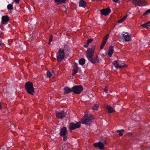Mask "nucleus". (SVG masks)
<instances>
[{"label": "nucleus", "mask_w": 150, "mask_h": 150, "mask_svg": "<svg viewBox=\"0 0 150 150\" xmlns=\"http://www.w3.org/2000/svg\"><path fill=\"white\" fill-rule=\"evenodd\" d=\"M96 46L93 45L91 48L88 49L86 51V57L91 62L94 63L95 61L93 59V56L94 52Z\"/></svg>", "instance_id": "f257e3e1"}, {"label": "nucleus", "mask_w": 150, "mask_h": 150, "mask_svg": "<svg viewBox=\"0 0 150 150\" xmlns=\"http://www.w3.org/2000/svg\"><path fill=\"white\" fill-rule=\"evenodd\" d=\"M94 119L93 116L91 114H86L81 119V122L82 124L89 125L93 122Z\"/></svg>", "instance_id": "f03ea898"}, {"label": "nucleus", "mask_w": 150, "mask_h": 150, "mask_svg": "<svg viewBox=\"0 0 150 150\" xmlns=\"http://www.w3.org/2000/svg\"><path fill=\"white\" fill-rule=\"evenodd\" d=\"M25 89L28 93L33 95L35 93L34 88L32 83L30 81L26 82L25 83Z\"/></svg>", "instance_id": "7ed1b4c3"}, {"label": "nucleus", "mask_w": 150, "mask_h": 150, "mask_svg": "<svg viewBox=\"0 0 150 150\" xmlns=\"http://www.w3.org/2000/svg\"><path fill=\"white\" fill-rule=\"evenodd\" d=\"M65 52L64 49L63 48L59 49L57 53V60L58 62H60L63 59L65 56Z\"/></svg>", "instance_id": "20e7f679"}, {"label": "nucleus", "mask_w": 150, "mask_h": 150, "mask_svg": "<svg viewBox=\"0 0 150 150\" xmlns=\"http://www.w3.org/2000/svg\"><path fill=\"white\" fill-rule=\"evenodd\" d=\"M132 3L135 5V6H144L146 4V2L145 1L141 0H132Z\"/></svg>", "instance_id": "39448f33"}, {"label": "nucleus", "mask_w": 150, "mask_h": 150, "mask_svg": "<svg viewBox=\"0 0 150 150\" xmlns=\"http://www.w3.org/2000/svg\"><path fill=\"white\" fill-rule=\"evenodd\" d=\"M67 128L66 127H64L61 129L59 134L61 136L63 137V140L64 141H66L67 140Z\"/></svg>", "instance_id": "423d86ee"}, {"label": "nucleus", "mask_w": 150, "mask_h": 150, "mask_svg": "<svg viewBox=\"0 0 150 150\" xmlns=\"http://www.w3.org/2000/svg\"><path fill=\"white\" fill-rule=\"evenodd\" d=\"M73 92L75 94H79L83 90V88L81 85H76L72 87Z\"/></svg>", "instance_id": "0eeeda50"}, {"label": "nucleus", "mask_w": 150, "mask_h": 150, "mask_svg": "<svg viewBox=\"0 0 150 150\" xmlns=\"http://www.w3.org/2000/svg\"><path fill=\"white\" fill-rule=\"evenodd\" d=\"M81 122L80 121L77 122L76 123L71 122L69 124V128L70 130H72L76 128H79L81 126Z\"/></svg>", "instance_id": "6e6552de"}, {"label": "nucleus", "mask_w": 150, "mask_h": 150, "mask_svg": "<svg viewBox=\"0 0 150 150\" xmlns=\"http://www.w3.org/2000/svg\"><path fill=\"white\" fill-rule=\"evenodd\" d=\"M111 12V10L109 8H108L105 9L100 10V12L101 14L106 16L109 15Z\"/></svg>", "instance_id": "1a4fd4ad"}, {"label": "nucleus", "mask_w": 150, "mask_h": 150, "mask_svg": "<svg viewBox=\"0 0 150 150\" xmlns=\"http://www.w3.org/2000/svg\"><path fill=\"white\" fill-rule=\"evenodd\" d=\"M66 113L63 110L56 113V115L58 118H62L66 116Z\"/></svg>", "instance_id": "9d476101"}, {"label": "nucleus", "mask_w": 150, "mask_h": 150, "mask_svg": "<svg viewBox=\"0 0 150 150\" xmlns=\"http://www.w3.org/2000/svg\"><path fill=\"white\" fill-rule=\"evenodd\" d=\"M122 36L123 39L126 42H128L130 41L131 37L130 35H128L127 32L125 33V34H122Z\"/></svg>", "instance_id": "9b49d317"}, {"label": "nucleus", "mask_w": 150, "mask_h": 150, "mask_svg": "<svg viewBox=\"0 0 150 150\" xmlns=\"http://www.w3.org/2000/svg\"><path fill=\"white\" fill-rule=\"evenodd\" d=\"M109 36L108 34H107L106 36L103 38V40L100 45V49H102L108 39V37Z\"/></svg>", "instance_id": "f8f14e48"}, {"label": "nucleus", "mask_w": 150, "mask_h": 150, "mask_svg": "<svg viewBox=\"0 0 150 150\" xmlns=\"http://www.w3.org/2000/svg\"><path fill=\"white\" fill-rule=\"evenodd\" d=\"M1 19L2 23L4 24H7L9 20V18L7 16H2Z\"/></svg>", "instance_id": "ddd939ff"}, {"label": "nucleus", "mask_w": 150, "mask_h": 150, "mask_svg": "<svg viewBox=\"0 0 150 150\" xmlns=\"http://www.w3.org/2000/svg\"><path fill=\"white\" fill-rule=\"evenodd\" d=\"M78 71V67L77 63H75L73 67V73L72 74L73 76H74L76 74Z\"/></svg>", "instance_id": "4468645a"}, {"label": "nucleus", "mask_w": 150, "mask_h": 150, "mask_svg": "<svg viewBox=\"0 0 150 150\" xmlns=\"http://www.w3.org/2000/svg\"><path fill=\"white\" fill-rule=\"evenodd\" d=\"M72 87L70 88L68 87H66L64 88V94L67 93H70L71 92H73Z\"/></svg>", "instance_id": "2eb2a0df"}, {"label": "nucleus", "mask_w": 150, "mask_h": 150, "mask_svg": "<svg viewBox=\"0 0 150 150\" xmlns=\"http://www.w3.org/2000/svg\"><path fill=\"white\" fill-rule=\"evenodd\" d=\"M86 2L83 0H80L79 3V6L85 8L86 6Z\"/></svg>", "instance_id": "dca6fc26"}, {"label": "nucleus", "mask_w": 150, "mask_h": 150, "mask_svg": "<svg viewBox=\"0 0 150 150\" xmlns=\"http://www.w3.org/2000/svg\"><path fill=\"white\" fill-rule=\"evenodd\" d=\"M113 52V48L112 45L110 46L108 52V55L110 57H111Z\"/></svg>", "instance_id": "f3484780"}, {"label": "nucleus", "mask_w": 150, "mask_h": 150, "mask_svg": "<svg viewBox=\"0 0 150 150\" xmlns=\"http://www.w3.org/2000/svg\"><path fill=\"white\" fill-rule=\"evenodd\" d=\"M106 108L109 113H110L115 112V110L110 105H107Z\"/></svg>", "instance_id": "a211bd4d"}, {"label": "nucleus", "mask_w": 150, "mask_h": 150, "mask_svg": "<svg viewBox=\"0 0 150 150\" xmlns=\"http://www.w3.org/2000/svg\"><path fill=\"white\" fill-rule=\"evenodd\" d=\"M120 63V61H117L116 60H115L113 62V64L116 68H119Z\"/></svg>", "instance_id": "6ab92c4d"}, {"label": "nucleus", "mask_w": 150, "mask_h": 150, "mask_svg": "<svg viewBox=\"0 0 150 150\" xmlns=\"http://www.w3.org/2000/svg\"><path fill=\"white\" fill-rule=\"evenodd\" d=\"M47 75L49 77H51L54 76V71L51 70L47 71Z\"/></svg>", "instance_id": "aec40b11"}, {"label": "nucleus", "mask_w": 150, "mask_h": 150, "mask_svg": "<svg viewBox=\"0 0 150 150\" xmlns=\"http://www.w3.org/2000/svg\"><path fill=\"white\" fill-rule=\"evenodd\" d=\"M93 59L95 61V62L94 64L96 63V62H97L98 63H100L102 61L100 57L98 55L96 57L95 59V58H93Z\"/></svg>", "instance_id": "412c9836"}, {"label": "nucleus", "mask_w": 150, "mask_h": 150, "mask_svg": "<svg viewBox=\"0 0 150 150\" xmlns=\"http://www.w3.org/2000/svg\"><path fill=\"white\" fill-rule=\"evenodd\" d=\"M54 2L57 3V4L59 5L62 3H65L66 0H54Z\"/></svg>", "instance_id": "4be33fe9"}, {"label": "nucleus", "mask_w": 150, "mask_h": 150, "mask_svg": "<svg viewBox=\"0 0 150 150\" xmlns=\"http://www.w3.org/2000/svg\"><path fill=\"white\" fill-rule=\"evenodd\" d=\"M79 64L81 65H84L85 62V60L83 58H81L79 60Z\"/></svg>", "instance_id": "5701e85b"}, {"label": "nucleus", "mask_w": 150, "mask_h": 150, "mask_svg": "<svg viewBox=\"0 0 150 150\" xmlns=\"http://www.w3.org/2000/svg\"><path fill=\"white\" fill-rule=\"evenodd\" d=\"M127 15H126L125 16H124L122 18L119 20L117 21V22L119 23H121L122 22L124 21H125L127 17Z\"/></svg>", "instance_id": "b1692460"}, {"label": "nucleus", "mask_w": 150, "mask_h": 150, "mask_svg": "<svg viewBox=\"0 0 150 150\" xmlns=\"http://www.w3.org/2000/svg\"><path fill=\"white\" fill-rule=\"evenodd\" d=\"M120 63L119 66V68H122L123 67H127L126 64H125L123 62L120 61Z\"/></svg>", "instance_id": "393cba45"}, {"label": "nucleus", "mask_w": 150, "mask_h": 150, "mask_svg": "<svg viewBox=\"0 0 150 150\" xmlns=\"http://www.w3.org/2000/svg\"><path fill=\"white\" fill-rule=\"evenodd\" d=\"M149 13H150V9H149L146 11L141 16L142 18H143L144 16H146L148 15Z\"/></svg>", "instance_id": "a878e982"}, {"label": "nucleus", "mask_w": 150, "mask_h": 150, "mask_svg": "<svg viewBox=\"0 0 150 150\" xmlns=\"http://www.w3.org/2000/svg\"><path fill=\"white\" fill-rule=\"evenodd\" d=\"M117 132L119 133V135L120 136H122L123 135L122 133L124 132V130L123 129L119 130H117Z\"/></svg>", "instance_id": "bb28decb"}, {"label": "nucleus", "mask_w": 150, "mask_h": 150, "mask_svg": "<svg viewBox=\"0 0 150 150\" xmlns=\"http://www.w3.org/2000/svg\"><path fill=\"white\" fill-rule=\"evenodd\" d=\"M99 107L98 104H95L92 107V109L94 110H97Z\"/></svg>", "instance_id": "cd10ccee"}, {"label": "nucleus", "mask_w": 150, "mask_h": 150, "mask_svg": "<svg viewBox=\"0 0 150 150\" xmlns=\"http://www.w3.org/2000/svg\"><path fill=\"white\" fill-rule=\"evenodd\" d=\"M7 8L9 10H12L13 9V5L11 4H8L7 6Z\"/></svg>", "instance_id": "c85d7f7f"}, {"label": "nucleus", "mask_w": 150, "mask_h": 150, "mask_svg": "<svg viewBox=\"0 0 150 150\" xmlns=\"http://www.w3.org/2000/svg\"><path fill=\"white\" fill-rule=\"evenodd\" d=\"M140 26L143 27L145 28H148V27L147 25V22L146 23H144L142 24Z\"/></svg>", "instance_id": "c756f323"}, {"label": "nucleus", "mask_w": 150, "mask_h": 150, "mask_svg": "<svg viewBox=\"0 0 150 150\" xmlns=\"http://www.w3.org/2000/svg\"><path fill=\"white\" fill-rule=\"evenodd\" d=\"M93 41V39L92 38H90L86 40V43L88 45L89 43H91Z\"/></svg>", "instance_id": "7c9ffc66"}, {"label": "nucleus", "mask_w": 150, "mask_h": 150, "mask_svg": "<svg viewBox=\"0 0 150 150\" xmlns=\"http://www.w3.org/2000/svg\"><path fill=\"white\" fill-rule=\"evenodd\" d=\"M104 91L107 93H108V89L107 86H105L104 88H103Z\"/></svg>", "instance_id": "2f4dec72"}, {"label": "nucleus", "mask_w": 150, "mask_h": 150, "mask_svg": "<svg viewBox=\"0 0 150 150\" xmlns=\"http://www.w3.org/2000/svg\"><path fill=\"white\" fill-rule=\"evenodd\" d=\"M88 45H89L86 43V44L83 45V47L85 48H86L88 47Z\"/></svg>", "instance_id": "473e14b6"}, {"label": "nucleus", "mask_w": 150, "mask_h": 150, "mask_svg": "<svg viewBox=\"0 0 150 150\" xmlns=\"http://www.w3.org/2000/svg\"><path fill=\"white\" fill-rule=\"evenodd\" d=\"M147 24L148 26L149 27L150 26V23L149 22V21H148L147 22Z\"/></svg>", "instance_id": "72a5a7b5"}, {"label": "nucleus", "mask_w": 150, "mask_h": 150, "mask_svg": "<svg viewBox=\"0 0 150 150\" xmlns=\"http://www.w3.org/2000/svg\"><path fill=\"white\" fill-rule=\"evenodd\" d=\"M14 1L16 2L17 4H18L19 3V2L20 0H14Z\"/></svg>", "instance_id": "f704fd0d"}, {"label": "nucleus", "mask_w": 150, "mask_h": 150, "mask_svg": "<svg viewBox=\"0 0 150 150\" xmlns=\"http://www.w3.org/2000/svg\"><path fill=\"white\" fill-rule=\"evenodd\" d=\"M112 0L114 2H115V3H117L118 1V0Z\"/></svg>", "instance_id": "c9c22d12"}, {"label": "nucleus", "mask_w": 150, "mask_h": 150, "mask_svg": "<svg viewBox=\"0 0 150 150\" xmlns=\"http://www.w3.org/2000/svg\"><path fill=\"white\" fill-rule=\"evenodd\" d=\"M52 41V39H49V44H50L51 42Z\"/></svg>", "instance_id": "e433bc0d"}, {"label": "nucleus", "mask_w": 150, "mask_h": 150, "mask_svg": "<svg viewBox=\"0 0 150 150\" xmlns=\"http://www.w3.org/2000/svg\"><path fill=\"white\" fill-rule=\"evenodd\" d=\"M1 41L0 40V46H1Z\"/></svg>", "instance_id": "4c0bfd02"}, {"label": "nucleus", "mask_w": 150, "mask_h": 150, "mask_svg": "<svg viewBox=\"0 0 150 150\" xmlns=\"http://www.w3.org/2000/svg\"><path fill=\"white\" fill-rule=\"evenodd\" d=\"M149 21V22L150 23V21Z\"/></svg>", "instance_id": "58836bf2"}]
</instances>
